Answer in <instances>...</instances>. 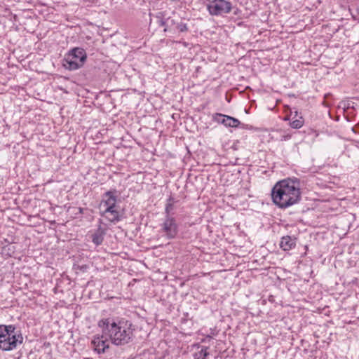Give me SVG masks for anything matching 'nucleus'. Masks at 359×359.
<instances>
[{
    "mask_svg": "<svg viewBox=\"0 0 359 359\" xmlns=\"http://www.w3.org/2000/svg\"><path fill=\"white\" fill-rule=\"evenodd\" d=\"M271 197L274 204L281 209L298 203L302 198L300 180L288 177L278 181L272 189Z\"/></svg>",
    "mask_w": 359,
    "mask_h": 359,
    "instance_id": "nucleus-1",
    "label": "nucleus"
},
{
    "mask_svg": "<svg viewBox=\"0 0 359 359\" xmlns=\"http://www.w3.org/2000/svg\"><path fill=\"white\" fill-rule=\"evenodd\" d=\"M98 326L102 329V334L108 337L111 343L116 346L130 343L134 337L133 325L128 320L104 318L98 322Z\"/></svg>",
    "mask_w": 359,
    "mask_h": 359,
    "instance_id": "nucleus-2",
    "label": "nucleus"
},
{
    "mask_svg": "<svg viewBox=\"0 0 359 359\" xmlns=\"http://www.w3.org/2000/svg\"><path fill=\"white\" fill-rule=\"evenodd\" d=\"M15 326L13 325H0V349L4 351H9L16 348L18 344L23 342V337L21 333L15 332Z\"/></svg>",
    "mask_w": 359,
    "mask_h": 359,
    "instance_id": "nucleus-3",
    "label": "nucleus"
},
{
    "mask_svg": "<svg viewBox=\"0 0 359 359\" xmlns=\"http://www.w3.org/2000/svg\"><path fill=\"white\" fill-rule=\"evenodd\" d=\"M117 193L116 189L107 191L103 194V199L102 201V203L106 206V208L100 212V215L111 223H116L121 220L120 213L116 209Z\"/></svg>",
    "mask_w": 359,
    "mask_h": 359,
    "instance_id": "nucleus-4",
    "label": "nucleus"
},
{
    "mask_svg": "<svg viewBox=\"0 0 359 359\" xmlns=\"http://www.w3.org/2000/svg\"><path fill=\"white\" fill-rule=\"evenodd\" d=\"M87 60V54L83 48L75 47L70 49L63 59V67L69 71L82 67Z\"/></svg>",
    "mask_w": 359,
    "mask_h": 359,
    "instance_id": "nucleus-5",
    "label": "nucleus"
},
{
    "mask_svg": "<svg viewBox=\"0 0 359 359\" xmlns=\"http://www.w3.org/2000/svg\"><path fill=\"white\" fill-rule=\"evenodd\" d=\"M206 8L211 15L219 16L229 13L232 4L226 0H205Z\"/></svg>",
    "mask_w": 359,
    "mask_h": 359,
    "instance_id": "nucleus-6",
    "label": "nucleus"
},
{
    "mask_svg": "<svg viewBox=\"0 0 359 359\" xmlns=\"http://www.w3.org/2000/svg\"><path fill=\"white\" fill-rule=\"evenodd\" d=\"M160 227L161 233L168 240L175 238L179 231V225L173 216H165Z\"/></svg>",
    "mask_w": 359,
    "mask_h": 359,
    "instance_id": "nucleus-7",
    "label": "nucleus"
},
{
    "mask_svg": "<svg viewBox=\"0 0 359 359\" xmlns=\"http://www.w3.org/2000/svg\"><path fill=\"white\" fill-rule=\"evenodd\" d=\"M212 120L218 123L224 125L226 127L237 128L241 124L238 119L219 113L213 114Z\"/></svg>",
    "mask_w": 359,
    "mask_h": 359,
    "instance_id": "nucleus-8",
    "label": "nucleus"
},
{
    "mask_svg": "<svg viewBox=\"0 0 359 359\" xmlns=\"http://www.w3.org/2000/svg\"><path fill=\"white\" fill-rule=\"evenodd\" d=\"M99 225L97 229L91 234L92 242L98 246L101 245L104 241V236L107 233V228L106 226H103V222L102 219L98 220Z\"/></svg>",
    "mask_w": 359,
    "mask_h": 359,
    "instance_id": "nucleus-9",
    "label": "nucleus"
},
{
    "mask_svg": "<svg viewBox=\"0 0 359 359\" xmlns=\"http://www.w3.org/2000/svg\"><path fill=\"white\" fill-rule=\"evenodd\" d=\"M104 335L102 334L101 337H94L91 341L94 351L98 354L105 353L106 350L109 347V343L107 339H104Z\"/></svg>",
    "mask_w": 359,
    "mask_h": 359,
    "instance_id": "nucleus-10",
    "label": "nucleus"
},
{
    "mask_svg": "<svg viewBox=\"0 0 359 359\" xmlns=\"http://www.w3.org/2000/svg\"><path fill=\"white\" fill-rule=\"evenodd\" d=\"M296 245V239L286 236L281 238L280 247L285 251L294 248Z\"/></svg>",
    "mask_w": 359,
    "mask_h": 359,
    "instance_id": "nucleus-11",
    "label": "nucleus"
},
{
    "mask_svg": "<svg viewBox=\"0 0 359 359\" xmlns=\"http://www.w3.org/2000/svg\"><path fill=\"white\" fill-rule=\"evenodd\" d=\"M304 118L298 114L297 111H294V114L292 118V121L290 122V126L294 129H299L304 125Z\"/></svg>",
    "mask_w": 359,
    "mask_h": 359,
    "instance_id": "nucleus-12",
    "label": "nucleus"
},
{
    "mask_svg": "<svg viewBox=\"0 0 359 359\" xmlns=\"http://www.w3.org/2000/svg\"><path fill=\"white\" fill-rule=\"evenodd\" d=\"M209 347L201 346V349L193 354L194 359H207V357L210 355L208 351Z\"/></svg>",
    "mask_w": 359,
    "mask_h": 359,
    "instance_id": "nucleus-13",
    "label": "nucleus"
},
{
    "mask_svg": "<svg viewBox=\"0 0 359 359\" xmlns=\"http://www.w3.org/2000/svg\"><path fill=\"white\" fill-rule=\"evenodd\" d=\"M3 252L6 255L12 257L15 252V247L9 243L3 248Z\"/></svg>",
    "mask_w": 359,
    "mask_h": 359,
    "instance_id": "nucleus-14",
    "label": "nucleus"
},
{
    "mask_svg": "<svg viewBox=\"0 0 359 359\" xmlns=\"http://www.w3.org/2000/svg\"><path fill=\"white\" fill-rule=\"evenodd\" d=\"M174 205H172V203H166L165 208V216H172L171 212L172 211Z\"/></svg>",
    "mask_w": 359,
    "mask_h": 359,
    "instance_id": "nucleus-15",
    "label": "nucleus"
},
{
    "mask_svg": "<svg viewBox=\"0 0 359 359\" xmlns=\"http://www.w3.org/2000/svg\"><path fill=\"white\" fill-rule=\"evenodd\" d=\"M177 29L180 32H185L188 31V26L186 23L180 22L177 25Z\"/></svg>",
    "mask_w": 359,
    "mask_h": 359,
    "instance_id": "nucleus-16",
    "label": "nucleus"
},
{
    "mask_svg": "<svg viewBox=\"0 0 359 359\" xmlns=\"http://www.w3.org/2000/svg\"><path fill=\"white\" fill-rule=\"evenodd\" d=\"M157 18H159V20L158 21V25L161 27H165L166 22L163 18H161L158 15L157 16ZM167 31H168V29L166 27H165L164 32H167Z\"/></svg>",
    "mask_w": 359,
    "mask_h": 359,
    "instance_id": "nucleus-17",
    "label": "nucleus"
},
{
    "mask_svg": "<svg viewBox=\"0 0 359 359\" xmlns=\"http://www.w3.org/2000/svg\"><path fill=\"white\" fill-rule=\"evenodd\" d=\"M172 203V205H174L175 201L172 196H170L167 200V203Z\"/></svg>",
    "mask_w": 359,
    "mask_h": 359,
    "instance_id": "nucleus-18",
    "label": "nucleus"
},
{
    "mask_svg": "<svg viewBox=\"0 0 359 359\" xmlns=\"http://www.w3.org/2000/svg\"><path fill=\"white\" fill-rule=\"evenodd\" d=\"M290 137H291V136H290V135H287V136H285V137H284V140H288V139H290Z\"/></svg>",
    "mask_w": 359,
    "mask_h": 359,
    "instance_id": "nucleus-19",
    "label": "nucleus"
},
{
    "mask_svg": "<svg viewBox=\"0 0 359 359\" xmlns=\"http://www.w3.org/2000/svg\"><path fill=\"white\" fill-rule=\"evenodd\" d=\"M79 212L81 214L83 212V209L82 208H79Z\"/></svg>",
    "mask_w": 359,
    "mask_h": 359,
    "instance_id": "nucleus-20",
    "label": "nucleus"
},
{
    "mask_svg": "<svg viewBox=\"0 0 359 359\" xmlns=\"http://www.w3.org/2000/svg\"><path fill=\"white\" fill-rule=\"evenodd\" d=\"M86 266H81V269H84V268H86Z\"/></svg>",
    "mask_w": 359,
    "mask_h": 359,
    "instance_id": "nucleus-21",
    "label": "nucleus"
},
{
    "mask_svg": "<svg viewBox=\"0 0 359 359\" xmlns=\"http://www.w3.org/2000/svg\"><path fill=\"white\" fill-rule=\"evenodd\" d=\"M171 22H172V24H175L174 20H171Z\"/></svg>",
    "mask_w": 359,
    "mask_h": 359,
    "instance_id": "nucleus-22",
    "label": "nucleus"
},
{
    "mask_svg": "<svg viewBox=\"0 0 359 359\" xmlns=\"http://www.w3.org/2000/svg\"><path fill=\"white\" fill-rule=\"evenodd\" d=\"M208 338L211 339L212 337L211 336H208Z\"/></svg>",
    "mask_w": 359,
    "mask_h": 359,
    "instance_id": "nucleus-23",
    "label": "nucleus"
},
{
    "mask_svg": "<svg viewBox=\"0 0 359 359\" xmlns=\"http://www.w3.org/2000/svg\"><path fill=\"white\" fill-rule=\"evenodd\" d=\"M358 13H359V6H358Z\"/></svg>",
    "mask_w": 359,
    "mask_h": 359,
    "instance_id": "nucleus-24",
    "label": "nucleus"
}]
</instances>
